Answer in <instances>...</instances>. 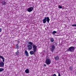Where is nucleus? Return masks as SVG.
Segmentation results:
<instances>
[{
    "label": "nucleus",
    "mask_w": 76,
    "mask_h": 76,
    "mask_svg": "<svg viewBox=\"0 0 76 76\" xmlns=\"http://www.w3.org/2000/svg\"><path fill=\"white\" fill-rule=\"evenodd\" d=\"M28 45L27 46V48L28 50H31L32 49V48H33V50L34 51V53H35L37 51V46L33 44L32 42H28Z\"/></svg>",
    "instance_id": "1"
},
{
    "label": "nucleus",
    "mask_w": 76,
    "mask_h": 76,
    "mask_svg": "<svg viewBox=\"0 0 76 76\" xmlns=\"http://www.w3.org/2000/svg\"><path fill=\"white\" fill-rule=\"evenodd\" d=\"M50 20L49 17H45V18L43 20V23H45L47 22L48 23H49Z\"/></svg>",
    "instance_id": "2"
},
{
    "label": "nucleus",
    "mask_w": 76,
    "mask_h": 76,
    "mask_svg": "<svg viewBox=\"0 0 76 76\" xmlns=\"http://www.w3.org/2000/svg\"><path fill=\"white\" fill-rule=\"evenodd\" d=\"M75 49V48L74 47L71 46L67 50V51L69 52H74Z\"/></svg>",
    "instance_id": "3"
},
{
    "label": "nucleus",
    "mask_w": 76,
    "mask_h": 76,
    "mask_svg": "<svg viewBox=\"0 0 76 76\" xmlns=\"http://www.w3.org/2000/svg\"><path fill=\"white\" fill-rule=\"evenodd\" d=\"M45 63L47 65H49L51 64V60L49 58H47L45 60Z\"/></svg>",
    "instance_id": "4"
},
{
    "label": "nucleus",
    "mask_w": 76,
    "mask_h": 76,
    "mask_svg": "<svg viewBox=\"0 0 76 76\" xmlns=\"http://www.w3.org/2000/svg\"><path fill=\"white\" fill-rule=\"evenodd\" d=\"M56 49V47H55V45L54 44L51 46V48H50V51L53 53V51Z\"/></svg>",
    "instance_id": "5"
},
{
    "label": "nucleus",
    "mask_w": 76,
    "mask_h": 76,
    "mask_svg": "<svg viewBox=\"0 0 76 76\" xmlns=\"http://www.w3.org/2000/svg\"><path fill=\"white\" fill-rule=\"evenodd\" d=\"M34 10V8L32 7H30L27 8V10L28 12H31Z\"/></svg>",
    "instance_id": "6"
},
{
    "label": "nucleus",
    "mask_w": 76,
    "mask_h": 76,
    "mask_svg": "<svg viewBox=\"0 0 76 76\" xmlns=\"http://www.w3.org/2000/svg\"><path fill=\"white\" fill-rule=\"evenodd\" d=\"M4 66V63L3 62L1 61L0 62V67H3Z\"/></svg>",
    "instance_id": "7"
},
{
    "label": "nucleus",
    "mask_w": 76,
    "mask_h": 76,
    "mask_svg": "<svg viewBox=\"0 0 76 76\" xmlns=\"http://www.w3.org/2000/svg\"><path fill=\"white\" fill-rule=\"evenodd\" d=\"M24 53L26 56H27V57H28V56H29V55L28 54V52L27 50H25L24 51Z\"/></svg>",
    "instance_id": "8"
},
{
    "label": "nucleus",
    "mask_w": 76,
    "mask_h": 76,
    "mask_svg": "<svg viewBox=\"0 0 76 76\" xmlns=\"http://www.w3.org/2000/svg\"><path fill=\"white\" fill-rule=\"evenodd\" d=\"M1 3L2 4V5H4L6 4L7 3L6 2V1H3L1 2Z\"/></svg>",
    "instance_id": "9"
},
{
    "label": "nucleus",
    "mask_w": 76,
    "mask_h": 76,
    "mask_svg": "<svg viewBox=\"0 0 76 76\" xmlns=\"http://www.w3.org/2000/svg\"><path fill=\"white\" fill-rule=\"evenodd\" d=\"M54 59L56 60H59V59H60V58L58 56H55Z\"/></svg>",
    "instance_id": "10"
},
{
    "label": "nucleus",
    "mask_w": 76,
    "mask_h": 76,
    "mask_svg": "<svg viewBox=\"0 0 76 76\" xmlns=\"http://www.w3.org/2000/svg\"><path fill=\"white\" fill-rule=\"evenodd\" d=\"M0 58H1L2 60H3L2 62H3V63H4V57H3L2 56H0Z\"/></svg>",
    "instance_id": "11"
},
{
    "label": "nucleus",
    "mask_w": 76,
    "mask_h": 76,
    "mask_svg": "<svg viewBox=\"0 0 76 76\" xmlns=\"http://www.w3.org/2000/svg\"><path fill=\"white\" fill-rule=\"evenodd\" d=\"M19 45L18 44H17L15 46V48L18 50V49H19Z\"/></svg>",
    "instance_id": "12"
},
{
    "label": "nucleus",
    "mask_w": 76,
    "mask_h": 76,
    "mask_svg": "<svg viewBox=\"0 0 76 76\" xmlns=\"http://www.w3.org/2000/svg\"><path fill=\"white\" fill-rule=\"evenodd\" d=\"M34 51H31L30 52V54L31 55H32V54H34Z\"/></svg>",
    "instance_id": "13"
},
{
    "label": "nucleus",
    "mask_w": 76,
    "mask_h": 76,
    "mask_svg": "<svg viewBox=\"0 0 76 76\" xmlns=\"http://www.w3.org/2000/svg\"><path fill=\"white\" fill-rule=\"evenodd\" d=\"M26 73H28L29 72V69H26L25 71Z\"/></svg>",
    "instance_id": "14"
},
{
    "label": "nucleus",
    "mask_w": 76,
    "mask_h": 76,
    "mask_svg": "<svg viewBox=\"0 0 76 76\" xmlns=\"http://www.w3.org/2000/svg\"><path fill=\"white\" fill-rule=\"evenodd\" d=\"M54 41V39L53 38H51L50 39V41L51 42H53Z\"/></svg>",
    "instance_id": "15"
},
{
    "label": "nucleus",
    "mask_w": 76,
    "mask_h": 76,
    "mask_svg": "<svg viewBox=\"0 0 76 76\" xmlns=\"http://www.w3.org/2000/svg\"><path fill=\"white\" fill-rule=\"evenodd\" d=\"M19 50H17V52L15 53L16 55L17 56H18V55H19V53H19Z\"/></svg>",
    "instance_id": "16"
},
{
    "label": "nucleus",
    "mask_w": 76,
    "mask_h": 76,
    "mask_svg": "<svg viewBox=\"0 0 76 76\" xmlns=\"http://www.w3.org/2000/svg\"><path fill=\"white\" fill-rule=\"evenodd\" d=\"M4 70V68H0V72H3V70Z\"/></svg>",
    "instance_id": "17"
},
{
    "label": "nucleus",
    "mask_w": 76,
    "mask_h": 76,
    "mask_svg": "<svg viewBox=\"0 0 76 76\" xmlns=\"http://www.w3.org/2000/svg\"><path fill=\"white\" fill-rule=\"evenodd\" d=\"M56 33H57V31H54L52 32V34L53 35H54V34H56Z\"/></svg>",
    "instance_id": "18"
},
{
    "label": "nucleus",
    "mask_w": 76,
    "mask_h": 76,
    "mask_svg": "<svg viewBox=\"0 0 76 76\" xmlns=\"http://www.w3.org/2000/svg\"><path fill=\"white\" fill-rule=\"evenodd\" d=\"M58 7L59 9H62V7L61 6H60V5H59Z\"/></svg>",
    "instance_id": "19"
},
{
    "label": "nucleus",
    "mask_w": 76,
    "mask_h": 76,
    "mask_svg": "<svg viewBox=\"0 0 76 76\" xmlns=\"http://www.w3.org/2000/svg\"><path fill=\"white\" fill-rule=\"evenodd\" d=\"M69 69L70 70H73V68L71 66L70 67Z\"/></svg>",
    "instance_id": "20"
},
{
    "label": "nucleus",
    "mask_w": 76,
    "mask_h": 76,
    "mask_svg": "<svg viewBox=\"0 0 76 76\" xmlns=\"http://www.w3.org/2000/svg\"><path fill=\"white\" fill-rule=\"evenodd\" d=\"M72 26H75V27H76V24L72 25Z\"/></svg>",
    "instance_id": "21"
},
{
    "label": "nucleus",
    "mask_w": 76,
    "mask_h": 76,
    "mask_svg": "<svg viewBox=\"0 0 76 76\" xmlns=\"http://www.w3.org/2000/svg\"><path fill=\"white\" fill-rule=\"evenodd\" d=\"M2 31V28H0V32H1Z\"/></svg>",
    "instance_id": "22"
},
{
    "label": "nucleus",
    "mask_w": 76,
    "mask_h": 76,
    "mask_svg": "<svg viewBox=\"0 0 76 76\" xmlns=\"http://www.w3.org/2000/svg\"><path fill=\"white\" fill-rule=\"evenodd\" d=\"M52 76H57V75L56 74H54Z\"/></svg>",
    "instance_id": "23"
},
{
    "label": "nucleus",
    "mask_w": 76,
    "mask_h": 76,
    "mask_svg": "<svg viewBox=\"0 0 76 76\" xmlns=\"http://www.w3.org/2000/svg\"><path fill=\"white\" fill-rule=\"evenodd\" d=\"M19 42H20V41L19 40H18L17 41V43L18 44H19Z\"/></svg>",
    "instance_id": "24"
},
{
    "label": "nucleus",
    "mask_w": 76,
    "mask_h": 76,
    "mask_svg": "<svg viewBox=\"0 0 76 76\" xmlns=\"http://www.w3.org/2000/svg\"><path fill=\"white\" fill-rule=\"evenodd\" d=\"M55 45H57V43H56V42H55Z\"/></svg>",
    "instance_id": "25"
},
{
    "label": "nucleus",
    "mask_w": 76,
    "mask_h": 76,
    "mask_svg": "<svg viewBox=\"0 0 76 76\" xmlns=\"http://www.w3.org/2000/svg\"><path fill=\"white\" fill-rule=\"evenodd\" d=\"M58 76H61V75H60V73H58Z\"/></svg>",
    "instance_id": "26"
},
{
    "label": "nucleus",
    "mask_w": 76,
    "mask_h": 76,
    "mask_svg": "<svg viewBox=\"0 0 76 76\" xmlns=\"http://www.w3.org/2000/svg\"><path fill=\"white\" fill-rule=\"evenodd\" d=\"M44 66H47V65L45 64H44Z\"/></svg>",
    "instance_id": "27"
},
{
    "label": "nucleus",
    "mask_w": 76,
    "mask_h": 76,
    "mask_svg": "<svg viewBox=\"0 0 76 76\" xmlns=\"http://www.w3.org/2000/svg\"><path fill=\"white\" fill-rule=\"evenodd\" d=\"M75 74H76V72H75Z\"/></svg>",
    "instance_id": "28"
}]
</instances>
